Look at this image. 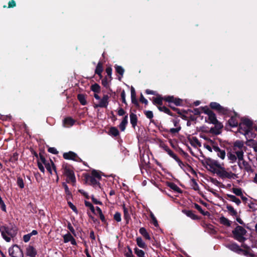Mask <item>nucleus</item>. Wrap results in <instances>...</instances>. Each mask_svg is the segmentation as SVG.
<instances>
[{
	"label": "nucleus",
	"instance_id": "1",
	"mask_svg": "<svg viewBox=\"0 0 257 257\" xmlns=\"http://www.w3.org/2000/svg\"><path fill=\"white\" fill-rule=\"evenodd\" d=\"M204 147L210 152L213 151L222 160L225 157V150L220 149L215 142L211 140H209L208 144H204Z\"/></svg>",
	"mask_w": 257,
	"mask_h": 257
},
{
	"label": "nucleus",
	"instance_id": "2",
	"mask_svg": "<svg viewBox=\"0 0 257 257\" xmlns=\"http://www.w3.org/2000/svg\"><path fill=\"white\" fill-rule=\"evenodd\" d=\"M206 116H204L205 122L209 123H212L216 125V128L215 130L211 129L212 133L216 135L220 133V129L222 127L223 125L219 123L215 116V113H205Z\"/></svg>",
	"mask_w": 257,
	"mask_h": 257
},
{
	"label": "nucleus",
	"instance_id": "3",
	"mask_svg": "<svg viewBox=\"0 0 257 257\" xmlns=\"http://www.w3.org/2000/svg\"><path fill=\"white\" fill-rule=\"evenodd\" d=\"M0 232L3 238L7 241L10 242L11 238L17 234V230L14 228L6 226L0 227Z\"/></svg>",
	"mask_w": 257,
	"mask_h": 257
},
{
	"label": "nucleus",
	"instance_id": "4",
	"mask_svg": "<svg viewBox=\"0 0 257 257\" xmlns=\"http://www.w3.org/2000/svg\"><path fill=\"white\" fill-rule=\"evenodd\" d=\"M252 125V121L251 119L247 117H242L240 118L238 131L240 134L246 136L249 132Z\"/></svg>",
	"mask_w": 257,
	"mask_h": 257
},
{
	"label": "nucleus",
	"instance_id": "5",
	"mask_svg": "<svg viewBox=\"0 0 257 257\" xmlns=\"http://www.w3.org/2000/svg\"><path fill=\"white\" fill-rule=\"evenodd\" d=\"M236 154L238 158V165L239 168L241 169L243 168L247 172H252L253 169L250 165L243 159V151H236Z\"/></svg>",
	"mask_w": 257,
	"mask_h": 257
},
{
	"label": "nucleus",
	"instance_id": "6",
	"mask_svg": "<svg viewBox=\"0 0 257 257\" xmlns=\"http://www.w3.org/2000/svg\"><path fill=\"white\" fill-rule=\"evenodd\" d=\"M246 233V230L242 226L239 225H237L232 230L234 238L240 242H243L246 240V238L244 237Z\"/></svg>",
	"mask_w": 257,
	"mask_h": 257
},
{
	"label": "nucleus",
	"instance_id": "7",
	"mask_svg": "<svg viewBox=\"0 0 257 257\" xmlns=\"http://www.w3.org/2000/svg\"><path fill=\"white\" fill-rule=\"evenodd\" d=\"M215 173L222 179H235L238 178L237 174L231 171H228L224 167L221 168V169L215 170Z\"/></svg>",
	"mask_w": 257,
	"mask_h": 257
},
{
	"label": "nucleus",
	"instance_id": "8",
	"mask_svg": "<svg viewBox=\"0 0 257 257\" xmlns=\"http://www.w3.org/2000/svg\"><path fill=\"white\" fill-rule=\"evenodd\" d=\"M164 100L169 103L170 107L174 111L177 110L175 107V106H180L182 104V99L174 97L173 96H164Z\"/></svg>",
	"mask_w": 257,
	"mask_h": 257
},
{
	"label": "nucleus",
	"instance_id": "9",
	"mask_svg": "<svg viewBox=\"0 0 257 257\" xmlns=\"http://www.w3.org/2000/svg\"><path fill=\"white\" fill-rule=\"evenodd\" d=\"M9 253L12 257H23V252L20 247L17 245H14L9 249Z\"/></svg>",
	"mask_w": 257,
	"mask_h": 257
},
{
	"label": "nucleus",
	"instance_id": "10",
	"mask_svg": "<svg viewBox=\"0 0 257 257\" xmlns=\"http://www.w3.org/2000/svg\"><path fill=\"white\" fill-rule=\"evenodd\" d=\"M180 117L185 120H187V124L189 126L191 124L192 122L195 121L197 118V115L200 114V113H179Z\"/></svg>",
	"mask_w": 257,
	"mask_h": 257
},
{
	"label": "nucleus",
	"instance_id": "11",
	"mask_svg": "<svg viewBox=\"0 0 257 257\" xmlns=\"http://www.w3.org/2000/svg\"><path fill=\"white\" fill-rule=\"evenodd\" d=\"M240 122V118L237 113H234L228 120V124L232 127L237 126L238 124L239 125Z\"/></svg>",
	"mask_w": 257,
	"mask_h": 257
},
{
	"label": "nucleus",
	"instance_id": "12",
	"mask_svg": "<svg viewBox=\"0 0 257 257\" xmlns=\"http://www.w3.org/2000/svg\"><path fill=\"white\" fill-rule=\"evenodd\" d=\"M208 165L211 171L215 173V170L221 169L223 167V164L220 163L218 161L212 160L209 161Z\"/></svg>",
	"mask_w": 257,
	"mask_h": 257
},
{
	"label": "nucleus",
	"instance_id": "13",
	"mask_svg": "<svg viewBox=\"0 0 257 257\" xmlns=\"http://www.w3.org/2000/svg\"><path fill=\"white\" fill-rule=\"evenodd\" d=\"M210 107L215 110L219 111L220 112H226L230 110L226 107H223L219 103L215 102H212L210 104Z\"/></svg>",
	"mask_w": 257,
	"mask_h": 257
},
{
	"label": "nucleus",
	"instance_id": "14",
	"mask_svg": "<svg viewBox=\"0 0 257 257\" xmlns=\"http://www.w3.org/2000/svg\"><path fill=\"white\" fill-rule=\"evenodd\" d=\"M163 99H164V97L162 98L160 96L157 97L154 99L153 102L156 104L160 105L158 107L160 111H164V112H170V111L169 110L168 108H167L165 106H161V105L162 104Z\"/></svg>",
	"mask_w": 257,
	"mask_h": 257
},
{
	"label": "nucleus",
	"instance_id": "15",
	"mask_svg": "<svg viewBox=\"0 0 257 257\" xmlns=\"http://www.w3.org/2000/svg\"><path fill=\"white\" fill-rule=\"evenodd\" d=\"M63 173L67 177L70 181L72 183H74L75 182V177L74 173L70 168L67 167L64 168Z\"/></svg>",
	"mask_w": 257,
	"mask_h": 257
},
{
	"label": "nucleus",
	"instance_id": "16",
	"mask_svg": "<svg viewBox=\"0 0 257 257\" xmlns=\"http://www.w3.org/2000/svg\"><path fill=\"white\" fill-rule=\"evenodd\" d=\"M45 166L46 169L48 170V171L51 174H52V169L54 171V172L56 175V177H57L56 181L58 182L59 180V177L57 175L56 168L53 162L51 160H50L49 162L48 163H47L46 165H45Z\"/></svg>",
	"mask_w": 257,
	"mask_h": 257
},
{
	"label": "nucleus",
	"instance_id": "17",
	"mask_svg": "<svg viewBox=\"0 0 257 257\" xmlns=\"http://www.w3.org/2000/svg\"><path fill=\"white\" fill-rule=\"evenodd\" d=\"M226 247L230 250L237 253H240L243 251L240 246L235 242L227 244Z\"/></svg>",
	"mask_w": 257,
	"mask_h": 257
},
{
	"label": "nucleus",
	"instance_id": "18",
	"mask_svg": "<svg viewBox=\"0 0 257 257\" xmlns=\"http://www.w3.org/2000/svg\"><path fill=\"white\" fill-rule=\"evenodd\" d=\"M174 125L176 127L175 128H171L170 130V133L172 134L178 133L181 130V126H180L179 122V120L177 118H174L172 120Z\"/></svg>",
	"mask_w": 257,
	"mask_h": 257
},
{
	"label": "nucleus",
	"instance_id": "19",
	"mask_svg": "<svg viewBox=\"0 0 257 257\" xmlns=\"http://www.w3.org/2000/svg\"><path fill=\"white\" fill-rule=\"evenodd\" d=\"M63 158L66 160H72L77 161V155L75 153L70 151L67 153H64L63 155Z\"/></svg>",
	"mask_w": 257,
	"mask_h": 257
},
{
	"label": "nucleus",
	"instance_id": "20",
	"mask_svg": "<svg viewBox=\"0 0 257 257\" xmlns=\"http://www.w3.org/2000/svg\"><path fill=\"white\" fill-rule=\"evenodd\" d=\"M37 250L31 245H29L26 248V254L30 257H36L37 255Z\"/></svg>",
	"mask_w": 257,
	"mask_h": 257
},
{
	"label": "nucleus",
	"instance_id": "21",
	"mask_svg": "<svg viewBox=\"0 0 257 257\" xmlns=\"http://www.w3.org/2000/svg\"><path fill=\"white\" fill-rule=\"evenodd\" d=\"M75 121V120H74L71 117H67L63 119V126L66 127H69L74 124Z\"/></svg>",
	"mask_w": 257,
	"mask_h": 257
},
{
	"label": "nucleus",
	"instance_id": "22",
	"mask_svg": "<svg viewBox=\"0 0 257 257\" xmlns=\"http://www.w3.org/2000/svg\"><path fill=\"white\" fill-rule=\"evenodd\" d=\"M87 181L94 187L100 188L99 180L95 178V177H92L91 176H88L87 178Z\"/></svg>",
	"mask_w": 257,
	"mask_h": 257
},
{
	"label": "nucleus",
	"instance_id": "23",
	"mask_svg": "<svg viewBox=\"0 0 257 257\" xmlns=\"http://www.w3.org/2000/svg\"><path fill=\"white\" fill-rule=\"evenodd\" d=\"M190 144L194 148L200 147L201 146V143L199 141L196 137H193L189 139Z\"/></svg>",
	"mask_w": 257,
	"mask_h": 257
},
{
	"label": "nucleus",
	"instance_id": "24",
	"mask_svg": "<svg viewBox=\"0 0 257 257\" xmlns=\"http://www.w3.org/2000/svg\"><path fill=\"white\" fill-rule=\"evenodd\" d=\"M108 98L109 97L108 95H104L102 99H100V101L97 106L101 107H106L108 104Z\"/></svg>",
	"mask_w": 257,
	"mask_h": 257
},
{
	"label": "nucleus",
	"instance_id": "25",
	"mask_svg": "<svg viewBox=\"0 0 257 257\" xmlns=\"http://www.w3.org/2000/svg\"><path fill=\"white\" fill-rule=\"evenodd\" d=\"M236 151H235L234 153H229L227 155V158L228 160L230 161V163H233L236 161L237 158V156L236 154Z\"/></svg>",
	"mask_w": 257,
	"mask_h": 257
},
{
	"label": "nucleus",
	"instance_id": "26",
	"mask_svg": "<svg viewBox=\"0 0 257 257\" xmlns=\"http://www.w3.org/2000/svg\"><path fill=\"white\" fill-rule=\"evenodd\" d=\"M244 147L243 143L240 141H236L234 144V150L242 151V149Z\"/></svg>",
	"mask_w": 257,
	"mask_h": 257
},
{
	"label": "nucleus",
	"instance_id": "27",
	"mask_svg": "<svg viewBox=\"0 0 257 257\" xmlns=\"http://www.w3.org/2000/svg\"><path fill=\"white\" fill-rule=\"evenodd\" d=\"M219 222L221 224L228 227L230 226L231 223V221L223 216L219 218Z\"/></svg>",
	"mask_w": 257,
	"mask_h": 257
},
{
	"label": "nucleus",
	"instance_id": "28",
	"mask_svg": "<svg viewBox=\"0 0 257 257\" xmlns=\"http://www.w3.org/2000/svg\"><path fill=\"white\" fill-rule=\"evenodd\" d=\"M182 212L186 214L188 217L191 218L193 220L197 219L198 217L197 215L194 214L192 211L191 210H183Z\"/></svg>",
	"mask_w": 257,
	"mask_h": 257
},
{
	"label": "nucleus",
	"instance_id": "29",
	"mask_svg": "<svg viewBox=\"0 0 257 257\" xmlns=\"http://www.w3.org/2000/svg\"><path fill=\"white\" fill-rule=\"evenodd\" d=\"M127 123V115H125L120 123L119 125V127L121 131H124L125 129L126 125Z\"/></svg>",
	"mask_w": 257,
	"mask_h": 257
},
{
	"label": "nucleus",
	"instance_id": "30",
	"mask_svg": "<svg viewBox=\"0 0 257 257\" xmlns=\"http://www.w3.org/2000/svg\"><path fill=\"white\" fill-rule=\"evenodd\" d=\"M136 242L137 245L140 247L142 248H147V246L146 244V243L143 241L142 238L140 237H138L136 239Z\"/></svg>",
	"mask_w": 257,
	"mask_h": 257
},
{
	"label": "nucleus",
	"instance_id": "31",
	"mask_svg": "<svg viewBox=\"0 0 257 257\" xmlns=\"http://www.w3.org/2000/svg\"><path fill=\"white\" fill-rule=\"evenodd\" d=\"M167 185L168 187H169L171 189H172L174 191H175L177 192H178V193L181 192V190L180 188L175 183H172V182H168L167 183Z\"/></svg>",
	"mask_w": 257,
	"mask_h": 257
},
{
	"label": "nucleus",
	"instance_id": "32",
	"mask_svg": "<svg viewBox=\"0 0 257 257\" xmlns=\"http://www.w3.org/2000/svg\"><path fill=\"white\" fill-rule=\"evenodd\" d=\"M227 196L231 201L234 202L236 205H239L241 203L240 200L234 195L227 194Z\"/></svg>",
	"mask_w": 257,
	"mask_h": 257
},
{
	"label": "nucleus",
	"instance_id": "33",
	"mask_svg": "<svg viewBox=\"0 0 257 257\" xmlns=\"http://www.w3.org/2000/svg\"><path fill=\"white\" fill-rule=\"evenodd\" d=\"M103 71L102 64L100 62H99L96 66L95 72L99 76L101 77V72Z\"/></svg>",
	"mask_w": 257,
	"mask_h": 257
},
{
	"label": "nucleus",
	"instance_id": "34",
	"mask_svg": "<svg viewBox=\"0 0 257 257\" xmlns=\"http://www.w3.org/2000/svg\"><path fill=\"white\" fill-rule=\"evenodd\" d=\"M174 160L178 163L179 166L183 170H185L187 168H190L189 165L184 164L178 157H177V158H175Z\"/></svg>",
	"mask_w": 257,
	"mask_h": 257
},
{
	"label": "nucleus",
	"instance_id": "35",
	"mask_svg": "<svg viewBox=\"0 0 257 257\" xmlns=\"http://www.w3.org/2000/svg\"><path fill=\"white\" fill-rule=\"evenodd\" d=\"M139 232L146 239L148 240L151 239V237L149 233L145 228L141 227L139 230Z\"/></svg>",
	"mask_w": 257,
	"mask_h": 257
},
{
	"label": "nucleus",
	"instance_id": "36",
	"mask_svg": "<svg viewBox=\"0 0 257 257\" xmlns=\"http://www.w3.org/2000/svg\"><path fill=\"white\" fill-rule=\"evenodd\" d=\"M131 123L133 127H135L137 123V116L135 113H131L130 115Z\"/></svg>",
	"mask_w": 257,
	"mask_h": 257
},
{
	"label": "nucleus",
	"instance_id": "37",
	"mask_svg": "<svg viewBox=\"0 0 257 257\" xmlns=\"http://www.w3.org/2000/svg\"><path fill=\"white\" fill-rule=\"evenodd\" d=\"M134 252L138 257H146L144 251L138 247L134 248Z\"/></svg>",
	"mask_w": 257,
	"mask_h": 257
},
{
	"label": "nucleus",
	"instance_id": "38",
	"mask_svg": "<svg viewBox=\"0 0 257 257\" xmlns=\"http://www.w3.org/2000/svg\"><path fill=\"white\" fill-rule=\"evenodd\" d=\"M226 208L231 215L235 216H237V211L234 209V208L232 206L230 205H227L226 206Z\"/></svg>",
	"mask_w": 257,
	"mask_h": 257
},
{
	"label": "nucleus",
	"instance_id": "39",
	"mask_svg": "<svg viewBox=\"0 0 257 257\" xmlns=\"http://www.w3.org/2000/svg\"><path fill=\"white\" fill-rule=\"evenodd\" d=\"M77 98L82 105H84L86 104V100L85 96L84 94H78Z\"/></svg>",
	"mask_w": 257,
	"mask_h": 257
},
{
	"label": "nucleus",
	"instance_id": "40",
	"mask_svg": "<svg viewBox=\"0 0 257 257\" xmlns=\"http://www.w3.org/2000/svg\"><path fill=\"white\" fill-rule=\"evenodd\" d=\"M201 109V112H211L209 108L207 106H205L204 107H201L199 108L195 109V112H201L199 111V109Z\"/></svg>",
	"mask_w": 257,
	"mask_h": 257
},
{
	"label": "nucleus",
	"instance_id": "41",
	"mask_svg": "<svg viewBox=\"0 0 257 257\" xmlns=\"http://www.w3.org/2000/svg\"><path fill=\"white\" fill-rule=\"evenodd\" d=\"M17 185L21 189L24 188V186H25L24 183L23 179L21 177H17Z\"/></svg>",
	"mask_w": 257,
	"mask_h": 257
},
{
	"label": "nucleus",
	"instance_id": "42",
	"mask_svg": "<svg viewBox=\"0 0 257 257\" xmlns=\"http://www.w3.org/2000/svg\"><path fill=\"white\" fill-rule=\"evenodd\" d=\"M100 86L96 83L92 85L91 86V90L95 93L98 92L100 91Z\"/></svg>",
	"mask_w": 257,
	"mask_h": 257
},
{
	"label": "nucleus",
	"instance_id": "43",
	"mask_svg": "<svg viewBox=\"0 0 257 257\" xmlns=\"http://www.w3.org/2000/svg\"><path fill=\"white\" fill-rule=\"evenodd\" d=\"M72 238V235L70 233H68L63 236L64 242L65 243L69 242Z\"/></svg>",
	"mask_w": 257,
	"mask_h": 257
},
{
	"label": "nucleus",
	"instance_id": "44",
	"mask_svg": "<svg viewBox=\"0 0 257 257\" xmlns=\"http://www.w3.org/2000/svg\"><path fill=\"white\" fill-rule=\"evenodd\" d=\"M115 69L116 72L122 76L124 71V69L121 66L117 65L115 66Z\"/></svg>",
	"mask_w": 257,
	"mask_h": 257
},
{
	"label": "nucleus",
	"instance_id": "45",
	"mask_svg": "<svg viewBox=\"0 0 257 257\" xmlns=\"http://www.w3.org/2000/svg\"><path fill=\"white\" fill-rule=\"evenodd\" d=\"M109 132L110 134L114 137L118 136L119 134V132L118 130L114 127H111Z\"/></svg>",
	"mask_w": 257,
	"mask_h": 257
},
{
	"label": "nucleus",
	"instance_id": "46",
	"mask_svg": "<svg viewBox=\"0 0 257 257\" xmlns=\"http://www.w3.org/2000/svg\"><path fill=\"white\" fill-rule=\"evenodd\" d=\"M232 192L237 196H242V192L240 188H232Z\"/></svg>",
	"mask_w": 257,
	"mask_h": 257
},
{
	"label": "nucleus",
	"instance_id": "47",
	"mask_svg": "<svg viewBox=\"0 0 257 257\" xmlns=\"http://www.w3.org/2000/svg\"><path fill=\"white\" fill-rule=\"evenodd\" d=\"M150 217L152 219V223L154 225V226L156 227L158 226V223L157 220L155 217V215H154V214L152 212L150 213Z\"/></svg>",
	"mask_w": 257,
	"mask_h": 257
},
{
	"label": "nucleus",
	"instance_id": "48",
	"mask_svg": "<svg viewBox=\"0 0 257 257\" xmlns=\"http://www.w3.org/2000/svg\"><path fill=\"white\" fill-rule=\"evenodd\" d=\"M18 154L16 152L14 153L10 159V161L12 162H15L18 160Z\"/></svg>",
	"mask_w": 257,
	"mask_h": 257
},
{
	"label": "nucleus",
	"instance_id": "49",
	"mask_svg": "<svg viewBox=\"0 0 257 257\" xmlns=\"http://www.w3.org/2000/svg\"><path fill=\"white\" fill-rule=\"evenodd\" d=\"M91 176L92 177H95V178L97 179L99 181L101 179V176H100L99 173L97 171H95V170H93V171H92L91 175Z\"/></svg>",
	"mask_w": 257,
	"mask_h": 257
},
{
	"label": "nucleus",
	"instance_id": "50",
	"mask_svg": "<svg viewBox=\"0 0 257 257\" xmlns=\"http://www.w3.org/2000/svg\"><path fill=\"white\" fill-rule=\"evenodd\" d=\"M85 204L86 206H87L90 208V209L93 213H95V209H94L93 205L92 204V203H91L90 202H88V201H85Z\"/></svg>",
	"mask_w": 257,
	"mask_h": 257
},
{
	"label": "nucleus",
	"instance_id": "51",
	"mask_svg": "<svg viewBox=\"0 0 257 257\" xmlns=\"http://www.w3.org/2000/svg\"><path fill=\"white\" fill-rule=\"evenodd\" d=\"M166 152L171 157H172L174 159L175 158H177V156L175 154H174V152L170 148L168 149Z\"/></svg>",
	"mask_w": 257,
	"mask_h": 257
},
{
	"label": "nucleus",
	"instance_id": "52",
	"mask_svg": "<svg viewBox=\"0 0 257 257\" xmlns=\"http://www.w3.org/2000/svg\"><path fill=\"white\" fill-rule=\"evenodd\" d=\"M123 210L124 217L125 219H128L130 216H129L128 209L125 207L124 205H123Z\"/></svg>",
	"mask_w": 257,
	"mask_h": 257
},
{
	"label": "nucleus",
	"instance_id": "53",
	"mask_svg": "<svg viewBox=\"0 0 257 257\" xmlns=\"http://www.w3.org/2000/svg\"><path fill=\"white\" fill-rule=\"evenodd\" d=\"M114 219L117 221V222H120L121 220V214L119 212H116L114 215Z\"/></svg>",
	"mask_w": 257,
	"mask_h": 257
},
{
	"label": "nucleus",
	"instance_id": "54",
	"mask_svg": "<svg viewBox=\"0 0 257 257\" xmlns=\"http://www.w3.org/2000/svg\"><path fill=\"white\" fill-rule=\"evenodd\" d=\"M128 251L125 253V257H135L133 254V251L132 250V249L130 247H127Z\"/></svg>",
	"mask_w": 257,
	"mask_h": 257
},
{
	"label": "nucleus",
	"instance_id": "55",
	"mask_svg": "<svg viewBox=\"0 0 257 257\" xmlns=\"http://www.w3.org/2000/svg\"><path fill=\"white\" fill-rule=\"evenodd\" d=\"M31 237V234L28 233L23 236V240L25 242H28Z\"/></svg>",
	"mask_w": 257,
	"mask_h": 257
},
{
	"label": "nucleus",
	"instance_id": "56",
	"mask_svg": "<svg viewBox=\"0 0 257 257\" xmlns=\"http://www.w3.org/2000/svg\"><path fill=\"white\" fill-rule=\"evenodd\" d=\"M67 228L73 234L75 235V231L70 222L68 223Z\"/></svg>",
	"mask_w": 257,
	"mask_h": 257
},
{
	"label": "nucleus",
	"instance_id": "57",
	"mask_svg": "<svg viewBox=\"0 0 257 257\" xmlns=\"http://www.w3.org/2000/svg\"><path fill=\"white\" fill-rule=\"evenodd\" d=\"M68 205L70 208L75 212L77 213L76 207L70 202H68Z\"/></svg>",
	"mask_w": 257,
	"mask_h": 257
},
{
	"label": "nucleus",
	"instance_id": "58",
	"mask_svg": "<svg viewBox=\"0 0 257 257\" xmlns=\"http://www.w3.org/2000/svg\"><path fill=\"white\" fill-rule=\"evenodd\" d=\"M48 152L53 154H57L58 153L57 150L53 147L49 148L48 149Z\"/></svg>",
	"mask_w": 257,
	"mask_h": 257
},
{
	"label": "nucleus",
	"instance_id": "59",
	"mask_svg": "<svg viewBox=\"0 0 257 257\" xmlns=\"http://www.w3.org/2000/svg\"><path fill=\"white\" fill-rule=\"evenodd\" d=\"M195 208L198 210V211H199L202 214H205V213H203V210H202V208L201 207V206H200L199 205L197 204H195Z\"/></svg>",
	"mask_w": 257,
	"mask_h": 257
},
{
	"label": "nucleus",
	"instance_id": "60",
	"mask_svg": "<svg viewBox=\"0 0 257 257\" xmlns=\"http://www.w3.org/2000/svg\"><path fill=\"white\" fill-rule=\"evenodd\" d=\"M38 167L39 169V170L43 173H44L45 172V169H44V167L43 166V165L40 163V162H38Z\"/></svg>",
	"mask_w": 257,
	"mask_h": 257
},
{
	"label": "nucleus",
	"instance_id": "61",
	"mask_svg": "<svg viewBox=\"0 0 257 257\" xmlns=\"http://www.w3.org/2000/svg\"><path fill=\"white\" fill-rule=\"evenodd\" d=\"M40 158L42 162L44 164V165L49 162V161H47L45 159V157L42 155H40Z\"/></svg>",
	"mask_w": 257,
	"mask_h": 257
},
{
	"label": "nucleus",
	"instance_id": "62",
	"mask_svg": "<svg viewBox=\"0 0 257 257\" xmlns=\"http://www.w3.org/2000/svg\"><path fill=\"white\" fill-rule=\"evenodd\" d=\"M0 208L4 212H6V206L4 203L3 202L2 203H0Z\"/></svg>",
	"mask_w": 257,
	"mask_h": 257
},
{
	"label": "nucleus",
	"instance_id": "63",
	"mask_svg": "<svg viewBox=\"0 0 257 257\" xmlns=\"http://www.w3.org/2000/svg\"><path fill=\"white\" fill-rule=\"evenodd\" d=\"M106 72L108 76H110L112 74V69H111V67L106 68Z\"/></svg>",
	"mask_w": 257,
	"mask_h": 257
},
{
	"label": "nucleus",
	"instance_id": "64",
	"mask_svg": "<svg viewBox=\"0 0 257 257\" xmlns=\"http://www.w3.org/2000/svg\"><path fill=\"white\" fill-rule=\"evenodd\" d=\"M16 3L14 0H12L9 3V8H13L15 7Z\"/></svg>",
	"mask_w": 257,
	"mask_h": 257
}]
</instances>
